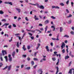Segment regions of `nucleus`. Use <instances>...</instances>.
<instances>
[{
	"instance_id": "nucleus-4",
	"label": "nucleus",
	"mask_w": 74,
	"mask_h": 74,
	"mask_svg": "<svg viewBox=\"0 0 74 74\" xmlns=\"http://www.w3.org/2000/svg\"><path fill=\"white\" fill-rule=\"evenodd\" d=\"M52 7L53 9V8H57V9H59V8H60L58 6H52Z\"/></svg>"
},
{
	"instance_id": "nucleus-5",
	"label": "nucleus",
	"mask_w": 74,
	"mask_h": 74,
	"mask_svg": "<svg viewBox=\"0 0 74 74\" xmlns=\"http://www.w3.org/2000/svg\"><path fill=\"white\" fill-rule=\"evenodd\" d=\"M2 54H3V56H4V53H5V54L6 55L7 54V52H6V51H5V50H3L2 51Z\"/></svg>"
},
{
	"instance_id": "nucleus-7",
	"label": "nucleus",
	"mask_w": 74,
	"mask_h": 74,
	"mask_svg": "<svg viewBox=\"0 0 74 74\" xmlns=\"http://www.w3.org/2000/svg\"><path fill=\"white\" fill-rule=\"evenodd\" d=\"M16 10H17V11H18V13L21 12V9L16 8Z\"/></svg>"
},
{
	"instance_id": "nucleus-22",
	"label": "nucleus",
	"mask_w": 74,
	"mask_h": 74,
	"mask_svg": "<svg viewBox=\"0 0 74 74\" xmlns=\"http://www.w3.org/2000/svg\"><path fill=\"white\" fill-rule=\"evenodd\" d=\"M49 23V20H47L45 21V23L46 24L48 23Z\"/></svg>"
},
{
	"instance_id": "nucleus-23",
	"label": "nucleus",
	"mask_w": 74,
	"mask_h": 74,
	"mask_svg": "<svg viewBox=\"0 0 74 74\" xmlns=\"http://www.w3.org/2000/svg\"><path fill=\"white\" fill-rule=\"evenodd\" d=\"M63 27H61L60 28V32H62V30H63Z\"/></svg>"
},
{
	"instance_id": "nucleus-11",
	"label": "nucleus",
	"mask_w": 74,
	"mask_h": 74,
	"mask_svg": "<svg viewBox=\"0 0 74 74\" xmlns=\"http://www.w3.org/2000/svg\"><path fill=\"white\" fill-rule=\"evenodd\" d=\"M46 49L47 52H49V49H48V46H46Z\"/></svg>"
},
{
	"instance_id": "nucleus-43",
	"label": "nucleus",
	"mask_w": 74,
	"mask_h": 74,
	"mask_svg": "<svg viewBox=\"0 0 74 74\" xmlns=\"http://www.w3.org/2000/svg\"><path fill=\"white\" fill-rule=\"evenodd\" d=\"M23 57L24 58H26V55H22Z\"/></svg>"
},
{
	"instance_id": "nucleus-18",
	"label": "nucleus",
	"mask_w": 74,
	"mask_h": 74,
	"mask_svg": "<svg viewBox=\"0 0 74 74\" xmlns=\"http://www.w3.org/2000/svg\"><path fill=\"white\" fill-rule=\"evenodd\" d=\"M51 28H53V31H55V26H51Z\"/></svg>"
},
{
	"instance_id": "nucleus-17",
	"label": "nucleus",
	"mask_w": 74,
	"mask_h": 74,
	"mask_svg": "<svg viewBox=\"0 0 74 74\" xmlns=\"http://www.w3.org/2000/svg\"><path fill=\"white\" fill-rule=\"evenodd\" d=\"M25 69V70H30V67H26Z\"/></svg>"
},
{
	"instance_id": "nucleus-59",
	"label": "nucleus",
	"mask_w": 74,
	"mask_h": 74,
	"mask_svg": "<svg viewBox=\"0 0 74 74\" xmlns=\"http://www.w3.org/2000/svg\"><path fill=\"white\" fill-rule=\"evenodd\" d=\"M37 65H36L34 66V69H36V67H37Z\"/></svg>"
},
{
	"instance_id": "nucleus-29",
	"label": "nucleus",
	"mask_w": 74,
	"mask_h": 74,
	"mask_svg": "<svg viewBox=\"0 0 74 74\" xmlns=\"http://www.w3.org/2000/svg\"><path fill=\"white\" fill-rule=\"evenodd\" d=\"M34 60L35 61H37L38 60V58H34Z\"/></svg>"
},
{
	"instance_id": "nucleus-19",
	"label": "nucleus",
	"mask_w": 74,
	"mask_h": 74,
	"mask_svg": "<svg viewBox=\"0 0 74 74\" xmlns=\"http://www.w3.org/2000/svg\"><path fill=\"white\" fill-rule=\"evenodd\" d=\"M69 58L70 57H69V56H65V60H66V59H68V58Z\"/></svg>"
},
{
	"instance_id": "nucleus-10",
	"label": "nucleus",
	"mask_w": 74,
	"mask_h": 74,
	"mask_svg": "<svg viewBox=\"0 0 74 74\" xmlns=\"http://www.w3.org/2000/svg\"><path fill=\"white\" fill-rule=\"evenodd\" d=\"M56 69H57V70H56V74H58V72H59V67H58V66L56 67Z\"/></svg>"
},
{
	"instance_id": "nucleus-3",
	"label": "nucleus",
	"mask_w": 74,
	"mask_h": 74,
	"mask_svg": "<svg viewBox=\"0 0 74 74\" xmlns=\"http://www.w3.org/2000/svg\"><path fill=\"white\" fill-rule=\"evenodd\" d=\"M9 25V23H5L2 26H1V27H3V26H5V28H7V26H8V25Z\"/></svg>"
},
{
	"instance_id": "nucleus-46",
	"label": "nucleus",
	"mask_w": 74,
	"mask_h": 74,
	"mask_svg": "<svg viewBox=\"0 0 74 74\" xmlns=\"http://www.w3.org/2000/svg\"><path fill=\"white\" fill-rule=\"evenodd\" d=\"M13 27H16V25L14 24H13Z\"/></svg>"
},
{
	"instance_id": "nucleus-1",
	"label": "nucleus",
	"mask_w": 74,
	"mask_h": 74,
	"mask_svg": "<svg viewBox=\"0 0 74 74\" xmlns=\"http://www.w3.org/2000/svg\"><path fill=\"white\" fill-rule=\"evenodd\" d=\"M73 70V74H74V68H72V69H70V70L68 72L69 73H70L71 74H72V70Z\"/></svg>"
},
{
	"instance_id": "nucleus-6",
	"label": "nucleus",
	"mask_w": 74,
	"mask_h": 74,
	"mask_svg": "<svg viewBox=\"0 0 74 74\" xmlns=\"http://www.w3.org/2000/svg\"><path fill=\"white\" fill-rule=\"evenodd\" d=\"M41 72L42 73H43L42 69H40L38 70V72L40 73H41Z\"/></svg>"
},
{
	"instance_id": "nucleus-31",
	"label": "nucleus",
	"mask_w": 74,
	"mask_h": 74,
	"mask_svg": "<svg viewBox=\"0 0 74 74\" xmlns=\"http://www.w3.org/2000/svg\"><path fill=\"white\" fill-rule=\"evenodd\" d=\"M12 57L9 58V60L10 62H11V61H12Z\"/></svg>"
},
{
	"instance_id": "nucleus-16",
	"label": "nucleus",
	"mask_w": 74,
	"mask_h": 74,
	"mask_svg": "<svg viewBox=\"0 0 74 74\" xmlns=\"http://www.w3.org/2000/svg\"><path fill=\"white\" fill-rule=\"evenodd\" d=\"M45 33H46V32H47V29H48V26H46V27L45 28Z\"/></svg>"
},
{
	"instance_id": "nucleus-37",
	"label": "nucleus",
	"mask_w": 74,
	"mask_h": 74,
	"mask_svg": "<svg viewBox=\"0 0 74 74\" xmlns=\"http://www.w3.org/2000/svg\"><path fill=\"white\" fill-rule=\"evenodd\" d=\"M51 18H52L53 19H56V17L53 16H51Z\"/></svg>"
},
{
	"instance_id": "nucleus-57",
	"label": "nucleus",
	"mask_w": 74,
	"mask_h": 74,
	"mask_svg": "<svg viewBox=\"0 0 74 74\" xmlns=\"http://www.w3.org/2000/svg\"><path fill=\"white\" fill-rule=\"evenodd\" d=\"M71 4L72 5V6L73 7V4H74V3L73 2H71Z\"/></svg>"
},
{
	"instance_id": "nucleus-14",
	"label": "nucleus",
	"mask_w": 74,
	"mask_h": 74,
	"mask_svg": "<svg viewBox=\"0 0 74 74\" xmlns=\"http://www.w3.org/2000/svg\"><path fill=\"white\" fill-rule=\"evenodd\" d=\"M34 19H35V21H37V20H39V19L38 18H37V16L36 15L34 16Z\"/></svg>"
},
{
	"instance_id": "nucleus-38",
	"label": "nucleus",
	"mask_w": 74,
	"mask_h": 74,
	"mask_svg": "<svg viewBox=\"0 0 74 74\" xmlns=\"http://www.w3.org/2000/svg\"><path fill=\"white\" fill-rule=\"evenodd\" d=\"M64 37H66L67 38H69V36H68L67 35H66L64 36Z\"/></svg>"
},
{
	"instance_id": "nucleus-32",
	"label": "nucleus",
	"mask_w": 74,
	"mask_h": 74,
	"mask_svg": "<svg viewBox=\"0 0 74 74\" xmlns=\"http://www.w3.org/2000/svg\"><path fill=\"white\" fill-rule=\"evenodd\" d=\"M51 39L53 40H54V41H57V40H56V38H52Z\"/></svg>"
},
{
	"instance_id": "nucleus-8",
	"label": "nucleus",
	"mask_w": 74,
	"mask_h": 74,
	"mask_svg": "<svg viewBox=\"0 0 74 74\" xmlns=\"http://www.w3.org/2000/svg\"><path fill=\"white\" fill-rule=\"evenodd\" d=\"M15 51H14L13 52L12 54V56L13 57V58H15Z\"/></svg>"
},
{
	"instance_id": "nucleus-56",
	"label": "nucleus",
	"mask_w": 74,
	"mask_h": 74,
	"mask_svg": "<svg viewBox=\"0 0 74 74\" xmlns=\"http://www.w3.org/2000/svg\"><path fill=\"white\" fill-rule=\"evenodd\" d=\"M50 45H51V46H53V43L52 42H51Z\"/></svg>"
},
{
	"instance_id": "nucleus-39",
	"label": "nucleus",
	"mask_w": 74,
	"mask_h": 74,
	"mask_svg": "<svg viewBox=\"0 0 74 74\" xmlns=\"http://www.w3.org/2000/svg\"><path fill=\"white\" fill-rule=\"evenodd\" d=\"M9 4H10V5H12V2H9L8 3Z\"/></svg>"
},
{
	"instance_id": "nucleus-33",
	"label": "nucleus",
	"mask_w": 74,
	"mask_h": 74,
	"mask_svg": "<svg viewBox=\"0 0 74 74\" xmlns=\"http://www.w3.org/2000/svg\"><path fill=\"white\" fill-rule=\"evenodd\" d=\"M72 16V15L69 14V16L67 17V18H71Z\"/></svg>"
},
{
	"instance_id": "nucleus-47",
	"label": "nucleus",
	"mask_w": 74,
	"mask_h": 74,
	"mask_svg": "<svg viewBox=\"0 0 74 74\" xmlns=\"http://www.w3.org/2000/svg\"><path fill=\"white\" fill-rule=\"evenodd\" d=\"M72 62V61H70V62L69 64V66H71V64Z\"/></svg>"
},
{
	"instance_id": "nucleus-13",
	"label": "nucleus",
	"mask_w": 74,
	"mask_h": 74,
	"mask_svg": "<svg viewBox=\"0 0 74 74\" xmlns=\"http://www.w3.org/2000/svg\"><path fill=\"white\" fill-rule=\"evenodd\" d=\"M33 5H37L38 8V7H39V4L38 3H36L35 4H34Z\"/></svg>"
},
{
	"instance_id": "nucleus-34",
	"label": "nucleus",
	"mask_w": 74,
	"mask_h": 74,
	"mask_svg": "<svg viewBox=\"0 0 74 74\" xmlns=\"http://www.w3.org/2000/svg\"><path fill=\"white\" fill-rule=\"evenodd\" d=\"M52 60L53 61H55L56 60V58H52Z\"/></svg>"
},
{
	"instance_id": "nucleus-55",
	"label": "nucleus",
	"mask_w": 74,
	"mask_h": 74,
	"mask_svg": "<svg viewBox=\"0 0 74 74\" xmlns=\"http://www.w3.org/2000/svg\"><path fill=\"white\" fill-rule=\"evenodd\" d=\"M8 46L7 45H5L3 47L4 48L6 47V48H8Z\"/></svg>"
},
{
	"instance_id": "nucleus-49",
	"label": "nucleus",
	"mask_w": 74,
	"mask_h": 74,
	"mask_svg": "<svg viewBox=\"0 0 74 74\" xmlns=\"http://www.w3.org/2000/svg\"><path fill=\"white\" fill-rule=\"evenodd\" d=\"M8 16H9L7 14H5L4 16V17H5V18L6 17H8Z\"/></svg>"
},
{
	"instance_id": "nucleus-15",
	"label": "nucleus",
	"mask_w": 74,
	"mask_h": 74,
	"mask_svg": "<svg viewBox=\"0 0 74 74\" xmlns=\"http://www.w3.org/2000/svg\"><path fill=\"white\" fill-rule=\"evenodd\" d=\"M20 45H19V42H17V44L16 45V46L17 48H19V46Z\"/></svg>"
},
{
	"instance_id": "nucleus-60",
	"label": "nucleus",
	"mask_w": 74,
	"mask_h": 74,
	"mask_svg": "<svg viewBox=\"0 0 74 74\" xmlns=\"http://www.w3.org/2000/svg\"><path fill=\"white\" fill-rule=\"evenodd\" d=\"M28 34H29V35H30L31 36H32V34H31L29 32Z\"/></svg>"
},
{
	"instance_id": "nucleus-12",
	"label": "nucleus",
	"mask_w": 74,
	"mask_h": 74,
	"mask_svg": "<svg viewBox=\"0 0 74 74\" xmlns=\"http://www.w3.org/2000/svg\"><path fill=\"white\" fill-rule=\"evenodd\" d=\"M8 67V71H10L11 70V65H10Z\"/></svg>"
},
{
	"instance_id": "nucleus-64",
	"label": "nucleus",
	"mask_w": 74,
	"mask_h": 74,
	"mask_svg": "<svg viewBox=\"0 0 74 74\" xmlns=\"http://www.w3.org/2000/svg\"><path fill=\"white\" fill-rule=\"evenodd\" d=\"M8 3H9V2H4V4H8Z\"/></svg>"
},
{
	"instance_id": "nucleus-35",
	"label": "nucleus",
	"mask_w": 74,
	"mask_h": 74,
	"mask_svg": "<svg viewBox=\"0 0 74 74\" xmlns=\"http://www.w3.org/2000/svg\"><path fill=\"white\" fill-rule=\"evenodd\" d=\"M2 22H6V19H3L1 20Z\"/></svg>"
},
{
	"instance_id": "nucleus-44",
	"label": "nucleus",
	"mask_w": 74,
	"mask_h": 74,
	"mask_svg": "<svg viewBox=\"0 0 74 74\" xmlns=\"http://www.w3.org/2000/svg\"><path fill=\"white\" fill-rule=\"evenodd\" d=\"M31 64H32V65H34V61H32Z\"/></svg>"
},
{
	"instance_id": "nucleus-42",
	"label": "nucleus",
	"mask_w": 74,
	"mask_h": 74,
	"mask_svg": "<svg viewBox=\"0 0 74 74\" xmlns=\"http://www.w3.org/2000/svg\"><path fill=\"white\" fill-rule=\"evenodd\" d=\"M71 34H72V35H74V32L73 31H71Z\"/></svg>"
},
{
	"instance_id": "nucleus-27",
	"label": "nucleus",
	"mask_w": 74,
	"mask_h": 74,
	"mask_svg": "<svg viewBox=\"0 0 74 74\" xmlns=\"http://www.w3.org/2000/svg\"><path fill=\"white\" fill-rule=\"evenodd\" d=\"M57 41H59V35H58L57 36V38L56 39Z\"/></svg>"
},
{
	"instance_id": "nucleus-30",
	"label": "nucleus",
	"mask_w": 74,
	"mask_h": 74,
	"mask_svg": "<svg viewBox=\"0 0 74 74\" xmlns=\"http://www.w3.org/2000/svg\"><path fill=\"white\" fill-rule=\"evenodd\" d=\"M59 59H58V62L56 63V65H58L59 64Z\"/></svg>"
},
{
	"instance_id": "nucleus-62",
	"label": "nucleus",
	"mask_w": 74,
	"mask_h": 74,
	"mask_svg": "<svg viewBox=\"0 0 74 74\" xmlns=\"http://www.w3.org/2000/svg\"><path fill=\"white\" fill-rule=\"evenodd\" d=\"M21 18L20 17H18V21H19V20H21Z\"/></svg>"
},
{
	"instance_id": "nucleus-51",
	"label": "nucleus",
	"mask_w": 74,
	"mask_h": 74,
	"mask_svg": "<svg viewBox=\"0 0 74 74\" xmlns=\"http://www.w3.org/2000/svg\"><path fill=\"white\" fill-rule=\"evenodd\" d=\"M69 0H68L66 2V4H69Z\"/></svg>"
},
{
	"instance_id": "nucleus-63",
	"label": "nucleus",
	"mask_w": 74,
	"mask_h": 74,
	"mask_svg": "<svg viewBox=\"0 0 74 74\" xmlns=\"http://www.w3.org/2000/svg\"><path fill=\"white\" fill-rule=\"evenodd\" d=\"M11 56L9 54L8 56V57L9 58H11Z\"/></svg>"
},
{
	"instance_id": "nucleus-9",
	"label": "nucleus",
	"mask_w": 74,
	"mask_h": 74,
	"mask_svg": "<svg viewBox=\"0 0 74 74\" xmlns=\"http://www.w3.org/2000/svg\"><path fill=\"white\" fill-rule=\"evenodd\" d=\"M38 8H41V9H44V7L42 5H41L40 6H39Z\"/></svg>"
},
{
	"instance_id": "nucleus-48",
	"label": "nucleus",
	"mask_w": 74,
	"mask_h": 74,
	"mask_svg": "<svg viewBox=\"0 0 74 74\" xmlns=\"http://www.w3.org/2000/svg\"><path fill=\"white\" fill-rule=\"evenodd\" d=\"M2 66H3V63L1 62L0 63V67H2Z\"/></svg>"
},
{
	"instance_id": "nucleus-53",
	"label": "nucleus",
	"mask_w": 74,
	"mask_h": 74,
	"mask_svg": "<svg viewBox=\"0 0 74 74\" xmlns=\"http://www.w3.org/2000/svg\"><path fill=\"white\" fill-rule=\"evenodd\" d=\"M8 27L9 29H11V25H10L8 26Z\"/></svg>"
},
{
	"instance_id": "nucleus-20",
	"label": "nucleus",
	"mask_w": 74,
	"mask_h": 74,
	"mask_svg": "<svg viewBox=\"0 0 74 74\" xmlns=\"http://www.w3.org/2000/svg\"><path fill=\"white\" fill-rule=\"evenodd\" d=\"M35 31L36 30H30V32H32V33H35Z\"/></svg>"
},
{
	"instance_id": "nucleus-54",
	"label": "nucleus",
	"mask_w": 74,
	"mask_h": 74,
	"mask_svg": "<svg viewBox=\"0 0 74 74\" xmlns=\"http://www.w3.org/2000/svg\"><path fill=\"white\" fill-rule=\"evenodd\" d=\"M39 26H42V24L40 23L39 24Z\"/></svg>"
},
{
	"instance_id": "nucleus-26",
	"label": "nucleus",
	"mask_w": 74,
	"mask_h": 74,
	"mask_svg": "<svg viewBox=\"0 0 74 74\" xmlns=\"http://www.w3.org/2000/svg\"><path fill=\"white\" fill-rule=\"evenodd\" d=\"M71 20H69L68 22V23L69 24H71Z\"/></svg>"
},
{
	"instance_id": "nucleus-25",
	"label": "nucleus",
	"mask_w": 74,
	"mask_h": 74,
	"mask_svg": "<svg viewBox=\"0 0 74 74\" xmlns=\"http://www.w3.org/2000/svg\"><path fill=\"white\" fill-rule=\"evenodd\" d=\"M4 12L2 10H0V14H3Z\"/></svg>"
},
{
	"instance_id": "nucleus-24",
	"label": "nucleus",
	"mask_w": 74,
	"mask_h": 74,
	"mask_svg": "<svg viewBox=\"0 0 74 74\" xmlns=\"http://www.w3.org/2000/svg\"><path fill=\"white\" fill-rule=\"evenodd\" d=\"M60 5H61V6H64V3H60Z\"/></svg>"
},
{
	"instance_id": "nucleus-2",
	"label": "nucleus",
	"mask_w": 74,
	"mask_h": 74,
	"mask_svg": "<svg viewBox=\"0 0 74 74\" xmlns=\"http://www.w3.org/2000/svg\"><path fill=\"white\" fill-rule=\"evenodd\" d=\"M64 47H65V43H64V42H62V45L61 46V47L62 48L61 49H63V48H64Z\"/></svg>"
},
{
	"instance_id": "nucleus-28",
	"label": "nucleus",
	"mask_w": 74,
	"mask_h": 74,
	"mask_svg": "<svg viewBox=\"0 0 74 74\" xmlns=\"http://www.w3.org/2000/svg\"><path fill=\"white\" fill-rule=\"evenodd\" d=\"M66 12L67 14H68L69 13H70V12H69V11L67 9H66Z\"/></svg>"
},
{
	"instance_id": "nucleus-58",
	"label": "nucleus",
	"mask_w": 74,
	"mask_h": 74,
	"mask_svg": "<svg viewBox=\"0 0 74 74\" xmlns=\"http://www.w3.org/2000/svg\"><path fill=\"white\" fill-rule=\"evenodd\" d=\"M30 37L32 40H33V39H34V37L33 36H31Z\"/></svg>"
},
{
	"instance_id": "nucleus-52",
	"label": "nucleus",
	"mask_w": 74,
	"mask_h": 74,
	"mask_svg": "<svg viewBox=\"0 0 74 74\" xmlns=\"http://www.w3.org/2000/svg\"><path fill=\"white\" fill-rule=\"evenodd\" d=\"M27 60H28V61H29L30 60V58L29 57L28 58H27Z\"/></svg>"
},
{
	"instance_id": "nucleus-21",
	"label": "nucleus",
	"mask_w": 74,
	"mask_h": 74,
	"mask_svg": "<svg viewBox=\"0 0 74 74\" xmlns=\"http://www.w3.org/2000/svg\"><path fill=\"white\" fill-rule=\"evenodd\" d=\"M18 35H19V34H15V36H16V37H19V36H18Z\"/></svg>"
},
{
	"instance_id": "nucleus-50",
	"label": "nucleus",
	"mask_w": 74,
	"mask_h": 74,
	"mask_svg": "<svg viewBox=\"0 0 74 74\" xmlns=\"http://www.w3.org/2000/svg\"><path fill=\"white\" fill-rule=\"evenodd\" d=\"M25 19L26 21H29V19H28V18H27V17H26L25 18Z\"/></svg>"
},
{
	"instance_id": "nucleus-41",
	"label": "nucleus",
	"mask_w": 74,
	"mask_h": 74,
	"mask_svg": "<svg viewBox=\"0 0 74 74\" xmlns=\"http://www.w3.org/2000/svg\"><path fill=\"white\" fill-rule=\"evenodd\" d=\"M62 52L63 53H65V50H64V49H63L62 50Z\"/></svg>"
},
{
	"instance_id": "nucleus-45",
	"label": "nucleus",
	"mask_w": 74,
	"mask_h": 74,
	"mask_svg": "<svg viewBox=\"0 0 74 74\" xmlns=\"http://www.w3.org/2000/svg\"><path fill=\"white\" fill-rule=\"evenodd\" d=\"M30 47L29 46H27V49H30Z\"/></svg>"
},
{
	"instance_id": "nucleus-40",
	"label": "nucleus",
	"mask_w": 74,
	"mask_h": 74,
	"mask_svg": "<svg viewBox=\"0 0 74 74\" xmlns=\"http://www.w3.org/2000/svg\"><path fill=\"white\" fill-rule=\"evenodd\" d=\"M8 67V66H6L3 69V70H5V69H7Z\"/></svg>"
},
{
	"instance_id": "nucleus-36",
	"label": "nucleus",
	"mask_w": 74,
	"mask_h": 74,
	"mask_svg": "<svg viewBox=\"0 0 74 74\" xmlns=\"http://www.w3.org/2000/svg\"><path fill=\"white\" fill-rule=\"evenodd\" d=\"M18 39L19 40H20L21 42L22 41V39H21V37L20 36L18 37Z\"/></svg>"
},
{
	"instance_id": "nucleus-61",
	"label": "nucleus",
	"mask_w": 74,
	"mask_h": 74,
	"mask_svg": "<svg viewBox=\"0 0 74 74\" xmlns=\"http://www.w3.org/2000/svg\"><path fill=\"white\" fill-rule=\"evenodd\" d=\"M40 29L41 31H43V30H44V29H43V28H40Z\"/></svg>"
}]
</instances>
